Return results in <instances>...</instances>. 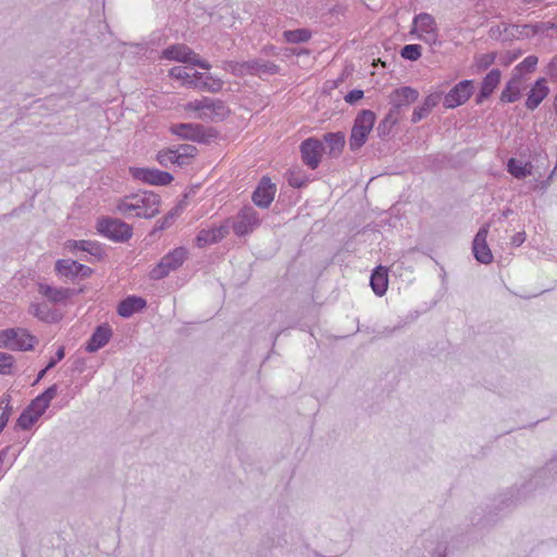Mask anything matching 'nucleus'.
Returning <instances> with one entry per match:
<instances>
[{"label":"nucleus","mask_w":557,"mask_h":557,"mask_svg":"<svg viewBox=\"0 0 557 557\" xmlns=\"http://www.w3.org/2000/svg\"><path fill=\"white\" fill-rule=\"evenodd\" d=\"M185 109L188 111L198 112L199 119L208 120L211 122H222L231 113L230 108L223 100L208 97H202L201 99L189 101L185 106Z\"/></svg>","instance_id":"1"},{"label":"nucleus","mask_w":557,"mask_h":557,"mask_svg":"<svg viewBox=\"0 0 557 557\" xmlns=\"http://www.w3.org/2000/svg\"><path fill=\"white\" fill-rule=\"evenodd\" d=\"M375 119V113L371 110H362L357 114L349 137L350 150L357 151L366 144Z\"/></svg>","instance_id":"2"},{"label":"nucleus","mask_w":557,"mask_h":557,"mask_svg":"<svg viewBox=\"0 0 557 557\" xmlns=\"http://www.w3.org/2000/svg\"><path fill=\"white\" fill-rule=\"evenodd\" d=\"M37 343V338L26 329H7L0 331V348L28 351Z\"/></svg>","instance_id":"3"},{"label":"nucleus","mask_w":557,"mask_h":557,"mask_svg":"<svg viewBox=\"0 0 557 557\" xmlns=\"http://www.w3.org/2000/svg\"><path fill=\"white\" fill-rule=\"evenodd\" d=\"M170 132L184 140L207 144L216 137L213 128H207L202 124L197 123H177L170 126Z\"/></svg>","instance_id":"4"},{"label":"nucleus","mask_w":557,"mask_h":557,"mask_svg":"<svg viewBox=\"0 0 557 557\" xmlns=\"http://www.w3.org/2000/svg\"><path fill=\"white\" fill-rule=\"evenodd\" d=\"M97 231L113 242H126L133 235V228L119 219L101 218L97 222Z\"/></svg>","instance_id":"5"},{"label":"nucleus","mask_w":557,"mask_h":557,"mask_svg":"<svg viewBox=\"0 0 557 557\" xmlns=\"http://www.w3.org/2000/svg\"><path fill=\"white\" fill-rule=\"evenodd\" d=\"M162 58L182 63H190L203 70H210L211 64L199 58L188 46L183 44L172 45L162 51Z\"/></svg>","instance_id":"6"},{"label":"nucleus","mask_w":557,"mask_h":557,"mask_svg":"<svg viewBox=\"0 0 557 557\" xmlns=\"http://www.w3.org/2000/svg\"><path fill=\"white\" fill-rule=\"evenodd\" d=\"M187 257V250L178 247L165 255L160 262L151 270L150 277L152 280H161L171 271L178 269Z\"/></svg>","instance_id":"7"},{"label":"nucleus","mask_w":557,"mask_h":557,"mask_svg":"<svg viewBox=\"0 0 557 557\" xmlns=\"http://www.w3.org/2000/svg\"><path fill=\"white\" fill-rule=\"evenodd\" d=\"M128 171L133 178L149 185L166 186L173 181L172 174L158 169L131 166Z\"/></svg>","instance_id":"8"},{"label":"nucleus","mask_w":557,"mask_h":557,"mask_svg":"<svg viewBox=\"0 0 557 557\" xmlns=\"http://www.w3.org/2000/svg\"><path fill=\"white\" fill-rule=\"evenodd\" d=\"M261 223L258 211L251 206H245L237 214L233 231L237 236H245Z\"/></svg>","instance_id":"9"},{"label":"nucleus","mask_w":557,"mask_h":557,"mask_svg":"<svg viewBox=\"0 0 557 557\" xmlns=\"http://www.w3.org/2000/svg\"><path fill=\"white\" fill-rule=\"evenodd\" d=\"M418 90L412 87L405 86L395 89L389 95V103L392 104V109L386 115V120L392 119L394 115L398 117L401 108L409 107L418 99Z\"/></svg>","instance_id":"10"},{"label":"nucleus","mask_w":557,"mask_h":557,"mask_svg":"<svg viewBox=\"0 0 557 557\" xmlns=\"http://www.w3.org/2000/svg\"><path fill=\"white\" fill-rule=\"evenodd\" d=\"M138 199L137 208L134 209V215L137 218L151 219L160 211V197L153 191H144L141 194H133ZM136 203V201L134 200Z\"/></svg>","instance_id":"11"},{"label":"nucleus","mask_w":557,"mask_h":557,"mask_svg":"<svg viewBox=\"0 0 557 557\" xmlns=\"http://www.w3.org/2000/svg\"><path fill=\"white\" fill-rule=\"evenodd\" d=\"M472 94L473 82L469 79L461 81L445 95L444 107L447 109L457 108L468 101Z\"/></svg>","instance_id":"12"},{"label":"nucleus","mask_w":557,"mask_h":557,"mask_svg":"<svg viewBox=\"0 0 557 557\" xmlns=\"http://www.w3.org/2000/svg\"><path fill=\"white\" fill-rule=\"evenodd\" d=\"M324 150L323 143L315 138H308L300 145L302 161L312 170L319 166Z\"/></svg>","instance_id":"13"},{"label":"nucleus","mask_w":557,"mask_h":557,"mask_svg":"<svg viewBox=\"0 0 557 557\" xmlns=\"http://www.w3.org/2000/svg\"><path fill=\"white\" fill-rule=\"evenodd\" d=\"M490 224H484L475 234L472 243V251L474 258L483 263L488 264L493 261V255L487 246L486 237L488 234Z\"/></svg>","instance_id":"14"},{"label":"nucleus","mask_w":557,"mask_h":557,"mask_svg":"<svg viewBox=\"0 0 557 557\" xmlns=\"http://www.w3.org/2000/svg\"><path fill=\"white\" fill-rule=\"evenodd\" d=\"M276 193V187L271 180L263 176L255 191L252 193V201L256 206L267 209L272 203Z\"/></svg>","instance_id":"15"},{"label":"nucleus","mask_w":557,"mask_h":557,"mask_svg":"<svg viewBox=\"0 0 557 557\" xmlns=\"http://www.w3.org/2000/svg\"><path fill=\"white\" fill-rule=\"evenodd\" d=\"M548 94L549 87L547 86V79L545 77L536 79L528 92V97L524 103L525 108L530 111H534L548 96Z\"/></svg>","instance_id":"16"},{"label":"nucleus","mask_w":557,"mask_h":557,"mask_svg":"<svg viewBox=\"0 0 557 557\" xmlns=\"http://www.w3.org/2000/svg\"><path fill=\"white\" fill-rule=\"evenodd\" d=\"M37 290L53 304L64 302L73 295V290L70 288L54 287L42 282L37 284Z\"/></svg>","instance_id":"17"},{"label":"nucleus","mask_w":557,"mask_h":557,"mask_svg":"<svg viewBox=\"0 0 557 557\" xmlns=\"http://www.w3.org/2000/svg\"><path fill=\"white\" fill-rule=\"evenodd\" d=\"M525 83L527 79H521L518 75L512 74L500 94V101L507 103L517 101L521 96V91L524 88Z\"/></svg>","instance_id":"18"},{"label":"nucleus","mask_w":557,"mask_h":557,"mask_svg":"<svg viewBox=\"0 0 557 557\" xmlns=\"http://www.w3.org/2000/svg\"><path fill=\"white\" fill-rule=\"evenodd\" d=\"M228 231L225 226L212 227L209 230H201L196 237V245L199 248L214 244L223 239Z\"/></svg>","instance_id":"19"},{"label":"nucleus","mask_w":557,"mask_h":557,"mask_svg":"<svg viewBox=\"0 0 557 557\" xmlns=\"http://www.w3.org/2000/svg\"><path fill=\"white\" fill-rule=\"evenodd\" d=\"M112 336V331L108 325H99L92 333L86 345L88 352H95L106 346Z\"/></svg>","instance_id":"20"},{"label":"nucleus","mask_w":557,"mask_h":557,"mask_svg":"<svg viewBox=\"0 0 557 557\" xmlns=\"http://www.w3.org/2000/svg\"><path fill=\"white\" fill-rule=\"evenodd\" d=\"M502 73L498 69L492 70L482 81L480 94L476 97V103H482L486 98H488L494 89L500 82Z\"/></svg>","instance_id":"21"},{"label":"nucleus","mask_w":557,"mask_h":557,"mask_svg":"<svg viewBox=\"0 0 557 557\" xmlns=\"http://www.w3.org/2000/svg\"><path fill=\"white\" fill-rule=\"evenodd\" d=\"M247 75H274L280 71V66L275 63L263 60V59H255L247 61Z\"/></svg>","instance_id":"22"},{"label":"nucleus","mask_w":557,"mask_h":557,"mask_svg":"<svg viewBox=\"0 0 557 557\" xmlns=\"http://www.w3.org/2000/svg\"><path fill=\"white\" fill-rule=\"evenodd\" d=\"M146 307V300L141 297L128 296L122 300L117 306V313L123 318H129L135 312L143 310Z\"/></svg>","instance_id":"23"},{"label":"nucleus","mask_w":557,"mask_h":557,"mask_svg":"<svg viewBox=\"0 0 557 557\" xmlns=\"http://www.w3.org/2000/svg\"><path fill=\"white\" fill-rule=\"evenodd\" d=\"M441 100L440 94H431L429 95L423 103L417 108H414L411 116V122L417 123L421 121L422 119L426 117L432 109L438 104Z\"/></svg>","instance_id":"24"},{"label":"nucleus","mask_w":557,"mask_h":557,"mask_svg":"<svg viewBox=\"0 0 557 557\" xmlns=\"http://www.w3.org/2000/svg\"><path fill=\"white\" fill-rule=\"evenodd\" d=\"M370 285L377 296H383L388 286L387 270L383 267H377L370 278Z\"/></svg>","instance_id":"25"},{"label":"nucleus","mask_w":557,"mask_h":557,"mask_svg":"<svg viewBox=\"0 0 557 557\" xmlns=\"http://www.w3.org/2000/svg\"><path fill=\"white\" fill-rule=\"evenodd\" d=\"M325 149H329V154L337 157L345 146V135L342 132L327 133L324 135Z\"/></svg>","instance_id":"26"},{"label":"nucleus","mask_w":557,"mask_h":557,"mask_svg":"<svg viewBox=\"0 0 557 557\" xmlns=\"http://www.w3.org/2000/svg\"><path fill=\"white\" fill-rule=\"evenodd\" d=\"M508 172L516 178L521 180L532 174L533 165L531 162L523 163L515 158L508 160Z\"/></svg>","instance_id":"27"},{"label":"nucleus","mask_w":557,"mask_h":557,"mask_svg":"<svg viewBox=\"0 0 557 557\" xmlns=\"http://www.w3.org/2000/svg\"><path fill=\"white\" fill-rule=\"evenodd\" d=\"M198 149L193 145H180L176 149H174L175 161L178 166L187 165L190 163V160L195 158Z\"/></svg>","instance_id":"28"},{"label":"nucleus","mask_w":557,"mask_h":557,"mask_svg":"<svg viewBox=\"0 0 557 557\" xmlns=\"http://www.w3.org/2000/svg\"><path fill=\"white\" fill-rule=\"evenodd\" d=\"M77 261L72 259H60L55 262V272L60 276H64L70 280L77 277Z\"/></svg>","instance_id":"29"},{"label":"nucleus","mask_w":557,"mask_h":557,"mask_svg":"<svg viewBox=\"0 0 557 557\" xmlns=\"http://www.w3.org/2000/svg\"><path fill=\"white\" fill-rule=\"evenodd\" d=\"M413 25L418 32L423 33H433V29H436V22L434 17L429 13H420L414 16Z\"/></svg>","instance_id":"30"},{"label":"nucleus","mask_w":557,"mask_h":557,"mask_svg":"<svg viewBox=\"0 0 557 557\" xmlns=\"http://www.w3.org/2000/svg\"><path fill=\"white\" fill-rule=\"evenodd\" d=\"M188 87L210 92H219L223 87V82L212 76V79H200L199 82L188 81Z\"/></svg>","instance_id":"31"},{"label":"nucleus","mask_w":557,"mask_h":557,"mask_svg":"<svg viewBox=\"0 0 557 557\" xmlns=\"http://www.w3.org/2000/svg\"><path fill=\"white\" fill-rule=\"evenodd\" d=\"M537 57L529 55L520 62L512 71L513 75H518L521 79H527L525 74L533 73L536 69Z\"/></svg>","instance_id":"32"},{"label":"nucleus","mask_w":557,"mask_h":557,"mask_svg":"<svg viewBox=\"0 0 557 557\" xmlns=\"http://www.w3.org/2000/svg\"><path fill=\"white\" fill-rule=\"evenodd\" d=\"M66 247L70 249H77L89 252L92 256H99L101 252L100 246L91 240H69Z\"/></svg>","instance_id":"33"},{"label":"nucleus","mask_w":557,"mask_h":557,"mask_svg":"<svg viewBox=\"0 0 557 557\" xmlns=\"http://www.w3.org/2000/svg\"><path fill=\"white\" fill-rule=\"evenodd\" d=\"M29 313L45 322L54 321V313L46 304L34 302L29 306Z\"/></svg>","instance_id":"34"},{"label":"nucleus","mask_w":557,"mask_h":557,"mask_svg":"<svg viewBox=\"0 0 557 557\" xmlns=\"http://www.w3.org/2000/svg\"><path fill=\"white\" fill-rule=\"evenodd\" d=\"M285 41L290 44L307 42L311 38V32L307 28H298L294 30H285L283 33Z\"/></svg>","instance_id":"35"},{"label":"nucleus","mask_w":557,"mask_h":557,"mask_svg":"<svg viewBox=\"0 0 557 557\" xmlns=\"http://www.w3.org/2000/svg\"><path fill=\"white\" fill-rule=\"evenodd\" d=\"M134 200L138 202V199L133 194L120 199L116 203V211L125 216L134 215V209L137 208V203Z\"/></svg>","instance_id":"36"},{"label":"nucleus","mask_w":557,"mask_h":557,"mask_svg":"<svg viewBox=\"0 0 557 557\" xmlns=\"http://www.w3.org/2000/svg\"><path fill=\"white\" fill-rule=\"evenodd\" d=\"M247 61L245 62H236V61H224L222 63V69L228 71L235 76H244L247 75Z\"/></svg>","instance_id":"37"},{"label":"nucleus","mask_w":557,"mask_h":557,"mask_svg":"<svg viewBox=\"0 0 557 557\" xmlns=\"http://www.w3.org/2000/svg\"><path fill=\"white\" fill-rule=\"evenodd\" d=\"M287 182L292 187L301 188L306 186L308 178L301 172L293 170L287 173Z\"/></svg>","instance_id":"38"},{"label":"nucleus","mask_w":557,"mask_h":557,"mask_svg":"<svg viewBox=\"0 0 557 557\" xmlns=\"http://www.w3.org/2000/svg\"><path fill=\"white\" fill-rule=\"evenodd\" d=\"M400 55L410 61H417L421 57V46L406 45L400 51Z\"/></svg>","instance_id":"39"},{"label":"nucleus","mask_w":557,"mask_h":557,"mask_svg":"<svg viewBox=\"0 0 557 557\" xmlns=\"http://www.w3.org/2000/svg\"><path fill=\"white\" fill-rule=\"evenodd\" d=\"M39 418L33 414L27 408L20 414L17 419V425L23 429H29Z\"/></svg>","instance_id":"40"},{"label":"nucleus","mask_w":557,"mask_h":557,"mask_svg":"<svg viewBox=\"0 0 557 557\" xmlns=\"http://www.w3.org/2000/svg\"><path fill=\"white\" fill-rule=\"evenodd\" d=\"M170 76L183 81V84L188 87V79L190 78V71L185 66H174L170 70Z\"/></svg>","instance_id":"41"},{"label":"nucleus","mask_w":557,"mask_h":557,"mask_svg":"<svg viewBox=\"0 0 557 557\" xmlns=\"http://www.w3.org/2000/svg\"><path fill=\"white\" fill-rule=\"evenodd\" d=\"M14 364L12 355L0 351V374H11Z\"/></svg>","instance_id":"42"},{"label":"nucleus","mask_w":557,"mask_h":557,"mask_svg":"<svg viewBox=\"0 0 557 557\" xmlns=\"http://www.w3.org/2000/svg\"><path fill=\"white\" fill-rule=\"evenodd\" d=\"M49 407L47 403H45L39 396H37L30 405L27 407V409L33 412V414H36L38 418H40L46 409Z\"/></svg>","instance_id":"43"},{"label":"nucleus","mask_w":557,"mask_h":557,"mask_svg":"<svg viewBox=\"0 0 557 557\" xmlns=\"http://www.w3.org/2000/svg\"><path fill=\"white\" fill-rule=\"evenodd\" d=\"M496 54L491 53H484L475 58V65L479 70L483 71L486 70L488 66H491L495 61Z\"/></svg>","instance_id":"44"},{"label":"nucleus","mask_w":557,"mask_h":557,"mask_svg":"<svg viewBox=\"0 0 557 557\" xmlns=\"http://www.w3.org/2000/svg\"><path fill=\"white\" fill-rule=\"evenodd\" d=\"M174 149L162 150L157 154V160L162 166L176 164Z\"/></svg>","instance_id":"45"},{"label":"nucleus","mask_w":557,"mask_h":557,"mask_svg":"<svg viewBox=\"0 0 557 557\" xmlns=\"http://www.w3.org/2000/svg\"><path fill=\"white\" fill-rule=\"evenodd\" d=\"M0 420L8 423L12 412V407L10 405V396L4 395L3 397L0 398Z\"/></svg>","instance_id":"46"},{"label":"nucleus","mask_w":557,"mask_h":557,"mask_svg":"<svg viewBox=\"0 0 557 557\" xmlns=\"http://www.w3.org/2000/svg\"><path fill=\"white\" fill-rule=\"evenodd\" d=\"M58 394V386L57 384L51 385L48 387L44 393L39 395V397L47 403V405H50L51 400L57 396Z\"/></svg>","instance_id":"47"},{"label":"nucleus","mask_w":557,"mask_h":557,"mask_svg":"<svg viewBox=\"0 0 557 557\" xmlns=\"http://www.w3.org/2000/svg\"><path fill=\"white\" fill-rule=\"evenodd\" d=\"M176 215L177 209L170 211L162 220L158 221V228L164 230L169 227L173 223Z\"/></svg>","instance_id":"48"},{"label":"nucleus","mask_w":557,"mask_h":557,"mask_svg":"<svg viewBox=\"0 0 557 557\" xmlns=\"http://www.w3.org/2000/svg\"><path fill=\"white\" fill-rule=\"evenodd\" d=\"M363 97V91L360 89H354L345 96V101L348 103H355Z\"/></svg>","instance_id":"49"},{"label":"nucleus","mask_w":557,"mask_h":557,"mask_svg":"<svg viewBox=\"0 0 557 557\" xmlns=\"http://www.w3.org/2000/svg\"><path fill=\"white\" fill-rule=\"evenodd\" d=\"M65 349L63 346L59 347L55 352V357H53L47 364V369H52L55 364L64 358Z\"/></svg>","instance_id":"50"},{"label":"nucleus","mask_w":557,"mask_h":557,"mask_svg":"<svg viewBox=\"0 0 557 557\" xmlns=\"http://www.w3.org/2000/svg\"><path fill=\"white\" fill-rule=\"evenodd\" d=\"M76 269H77V277L79 276L82 278H86V277L90 276L92 273V270L89 267L78 263V262H77Z\"/></svg>","instance_id":"51"},{"label":"nucleus","mask_w":557,"mask_h":557,"mask_svg":"<svg viewBox=\"0 0 557 557\" xmlns=\"http://www.w3.org/2000/svg\"><path fill=\"white\" fill-rule=\"evenodd\" d=\"M547 74L557 81V55L554 57L547 65Z\"/></svg>","instance_id":"52"},{"label":"nucleus","mask_w":557,"mask_h":557,"mask_svg":"<svg viewBox=\"0 0 557 557\" xmlns=\"http://www.w3.org/2000/svg\"><path fill=\"white\" fill-rule=\"evenodd\" d=\"M398 121L397 116H393L389 120L384 119V121L377 126V132L380 135H384L386 131V123L395 124Z\"/></svg>","instance_id":"53"},{"label":"nucleus","mask_w":557,"mask_h":557,"mask_svg":"<svg viewBox=\"0 0 557 557\" xmlns=\"http://www.w3.org/2000/svg\"><path fill=\"white\" fill-rule=\"evenodd\" d=\"M200 79H212L211 74H203L197 71L190 72V78L188 81H200Z\"/></svg>","instance_id":"54"},{"label":"nucleus","mask_w":557,"mask_h":557,"mask_svg":"<svg viewBox=\"0 0 557 557\" xmlns=\"http://www.w3.org/2000/svg\"><path fill=\"white\" fill-rule=\"evenodd\" d=\"M426 42L434 44L437 40V28L433 33H423L420 35Z\"/></svg>","instance_id":"55"},{"label":"nucleus","mask_w":557,"mask_h":557,"mask_svg":"<svg viewBox=\"0 0 557 557\" xmlns=\"http://www.w3.org/2000/svg\"><path fill=\"white\" fill-rule=\"evenodd\" d=\"M525 240V233L524 232H520V233H517L512 239H511V244L516 247H519L523 242Z\"/></svg>","instance_id":"56"},{"label":"nucleus","mask_w":557,"mask_h":557,"mask_svg":"<svg viewBox=\"0 0 557 557\" xmlns=\"http://www.w3.org/2000/svg\"><path fill=\"white\" fill-rule=\"evenodd\" d=\"M48 370H49V369H47V367H46L45 369H42V370L38 373L36 382L40 381V380L45 376V374H46V372H47Z\"/></svg>","instance_id":"57"},{"label":"nucleus","mask_w":557,"mask_h":557,"mask_svg":"<svg viewBox=\"0 0 557 557\" xmlns=\"http://www.w3.org/2000/svg\"><path fill=\"white\" fill-rule=\"evenodd\" d=\"M5 425H7V423L0 420V433L3 431Z\"/></svg>","instance_id":"58"},{"label":"nucleus","mask_w":557,"mask_h":557,"mask_svg":"<svg viewBox=\"0 0 557 557\" xmlns=\"http://www.w3.org/2000/svg\"><path fill=\"white\" fill-rule=\"evenodd\" d=\"M5 454H7V453H5V450H2V451L0 453V463L2 462V460H3L4 456H5Z\"/></svg>","instance_id":"59"}]
</instances>
